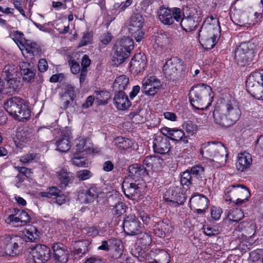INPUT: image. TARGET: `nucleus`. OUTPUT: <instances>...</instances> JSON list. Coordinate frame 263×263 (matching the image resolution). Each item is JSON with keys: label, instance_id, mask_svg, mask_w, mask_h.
Wrapping results in <instances>:
<instances>
[{"label": "nucleus", "instance_id": "nucleus-35", "mask_svg": "<svg viewBox=\"0 0 263 263\" xmlns=\"http://www.w3.org/2000/svg\"><path fill=\"white\" fill-rule=\"evenodd\" d=\"M94 96L98 105H104L107 103L110 95L107 91L97 90L94 92Z\"/></svg>", "mask_w": 263, "mask_h": 263}, {"label": "nucleus", "instance_id": "nucleus-12", "mask_svg": "<svg viewBox=\"0 0 263 263\" xmlns=\"http://www.w3.org/2000/svg\"><path fill=\"white\" fill-rule=\"evenodd\" d=\"M30 253V263H45L51 256V250L42 244L32 245L28 248Z\"/></svg>", "mask_w": 263, "mask_h": 263}, {"label": "nucleus", "instance_id": "nucleus-32", "mask_svg": "<svg viewBox=\"0 0 263 263\" xmlns=\"http://www.w3.org/2000/svg\"><path fill=\"white\" fill-rule=\"evenodd\" d=\"M116 262L128 263V257L124 253V246L121 240L116 239Z\"/></svg>", "mask_w": 263, "mask_h": 263}, {"label": "nucleus", "instance_id": "nucleus-9", "mask_svg": "<svg viewBox=\"0 0 263 263\" xmlns=\"http://www.w3.org/2000/svg\"><path fill=\"white\" fill-rule=\"evenodd\" d=\"M247 91L254 98L263 100V69L252 72L246 80Z\"/></svg>", "mask_w": 263, "mask_h": 263}, {"label": "nucleus", "instance_id": "nucleus-46", "mask_svg": "<svg viewBox=\"0 0 263 263\" xmlns=\"http://www.w3.org/2000/svg\"><path fill=\"white\" fill-rule=\"evenodd\" d=\"M92 173L87 170H81L77 173V177L80 180L88 179L92 176Z\"/></svg>", "mask_w": 263, "mask_h": 263}, {"label": "nucleus", "instance_id": "nucleus-33", "mask_svg": "<svg viewBox=\"0 0 263 263\" xmlns=\"http://www.w3.org/2000/svg\"><path fill=\"white\" fill-rule=\"evenodd\" d=\"M133 145V142L131 139L123 137H116V148L121 153L128 151Z\"/></svg>", "mask_w": 263, "mask_h": 263}, {"label": "nucleus", "instance_id": "nucleus-27", "mask_svg": "<svg viewBox=\"0 0 263 263\" xmlns=\"http://www.w3.org/2000/svg\"><path fill=\"white\" fill-rule=\"evenodd\" d=\"M141 184L138 182L136 183L132 182L128 183L125 181H123L121 188L125 195L128 198H133L135 195L139 192Z\"/></svg>", "mask_w": 263, "mask_h": 263}, {"label": "nucleus", "instance_id": "nucleus-10", "mask_svg": "<svg viewBox=\"0 0 263 263\" xmlns=\"http://www.w3.org/2000/svg\"><path fill=\"white\" fill-rule=\"evenodd\" d=\"M23 237L18 235H4L0 237V248L6 255L14 256L19 254L23 248Z\"/></svg>", "mask_w": 263, "mask_h": 263}, {"label": "nucleus", "instance_id": "nucleus-62", "mask_svg": "<svg viewBox=\"0 0 263 263\" xmlns=\"http://www.w3.org/2000/svg\"><path fill=\"white\" fill-rule=\"evenodd\" d=\"M140 87L139 85L133 86L132 90L129 93V97L130 99L133 100L135 97L139 93Z\"/></svg>", "mask_w": 263, "mask_h": 263}, {"label": "nucleus", "instance_id": "nucleus-21", "mask_svg": "<svg viewBox=\"0 0 263 263\" xmlns=\"http://www.w3.org/2000/svg\"><path fill=\"white\" fill-rule=\"evenodd\" d=\"M20 76L22 75L25 82H31L34 81L36 70L28 62H22L20 64Z\"/></svg>", "mask_w": 263, "mask_h": 263}, {"label": "nucleus", "instance_id": "nucleus-19", "mask_svg": "<svg viewBox=\"0 0 263 263\" xmlns=\"http://www.w3.org/2000/svg\"><path fill=\"white\" fill-rule=\"evenodd\" d=\"M142 91L149 96H154L158 90L160 81L152 76L145 78L142 81Z\"/></svg>", "mask_w": 263, "mask_h": 263}, {"label": "nucleus", "instance_id": "nucleus-16", "mask_svg": "<svg viewBox=\"0 0 263 263\" xmlns=\"http://www.w3.org/2000/svg\"><path fill=\"white\" fill-rule=\"evenodd\" d=\"M226 195L230 197L229 200L232 201L233 198H242L244 199H248L250 194L248 188L239 184H233L229 186L226 190Z\"/></svg>", "mask_w": 263, "mask_h": 263}, {"label": "nucleus", "instance_id": "nucleus-55", "mask_svg": "<svg viewBox=\"0 0 263 263\" xmlns=\"http://www.w3.org/2000/svg\"><path fill=\"white\" fill-rule=\"evenodd\" d=\"M69 65L70 66L71 71L72 73L77 74L81 71L79 64L74 61V60H72L71 62H69Z\"/></svg>", "mask_w": 263, "mask_h": 263}, {"label": "nucleus", "instance_id": "nucleus-51", "mask_svg": "<svg viewBox=\"0 0 263 263\" xmlns=\"http://www.w3.org/2000/svg\"><path fill=\"white\" fill-rule=\"evenodd\" d=\"M159 257L158 260L154 259L148 263H168V254L166 252H162Z\"/></svg>", "mask_w": 263, "mask_h": 263}, {"label": "nucleus", "instance_id": "nucleus-11", "mask_svg": "<svg viewBox=\"0 0 263 263\" xmlns=\"http://www.w3.org/2000/svg\"><path fill=\"white\" fill-rule=\"evenodd\" d=\"M182 61L177 57H173L167 60L163 66V72L165 77L174 80L180 77L184 67Z\"/></svg>", "mask_w": 263, "mask_h": 263}, {"label": "nucleus", "instance_id": "nucleus-59", "mask_svg": "<svg viewBox=\"0 0 263 263\" xmlns=\"http://www.w3.org/2000/svg\"><path fill=\"white\" fill-rule=\"evenodd\" d=\"M89 242L85 240H83L81 241H79L77 246L80 248L82 249L83 253H86L88 251V246Z\"/></svg>", "mask_w": 263, "mask_h": 263}, {"label": "nucleus", "instance_id": "nucleus-36", "mask_svg": "<svg viewBox=\"0 0 263 263\" xmlns=\"http://www.w3.org/2000/svg\"><path fill=\"white\" fill-rule=\"evenodd\" d=\"M117 49H122V50L127 51L131 53L134 48V41L129 37L124 36L120 41Z\"/></svg>", "mask_w": 263, "mask_h": 263}, {"label": "nucleus", "instance_id": "nucleus-47", "mask_svg": "<svg viewBox=\"0 0 263 263\" xmlns=\"http://www.w3.org/2000/svg\"><path fill=\"white\" fill-rule=\"evenodd\" d=\"M171 13L173 17V20H175L177 22L181 21L182 11L180 8L177 7H173L171 9Z\"/></svg>", "mask_w": 263, "mask_h": 263}, {"label": "nucleus", "instance_id": "nucleus-4", "mask_svg": "<svg viewBox=\"0 0 263 263\" xmlns=\"http://www.w3.org/2000/svg\"><path fill=\"white\" fill-rule=\"evenodd\" d=\"M189 96L191 104L198 109L208 108L211 105L213 98L211 87L204 84L193 86L190 90Z\"/></svg>", "mask_w": 263, "mask_h": 263}, {"label": "nucleus", "instance_id": "nucleus-39", "mask_svg": "<svg viewBox=\"0 0 263 263\" xmlns=\"http://www.w3.org/2000/svg\"><path fill=\"white\" fill-rule=\"evenodd\" d=\"M160 163V159L159 157L155 156H149L144 159L143 161V165L145 166L147 169H152L157 163Z\"/></svg>", "mask_w": 263, "mask_h": 263}, {"label": "nucleus", "instance_id": "nucleus-13", "mask_svg": "<svg viewBox=\"0 0 263 263\" xmlns=\"http://www.w3.org/2000/svg\"><path fill=\"white\" fill-rule=\"evenodd\" d=\"M254 53L253 45L250 42H243L236 49L234 58L238 65L245 66L252 61Z\"/></svg>", "mask_w": 263, "mask_h": 263}, {"label": "nucleus", "instance_id": "nucleus-1", "mask_svg": "<svg viewBox=\"0 0 263 263\" xmlns=\"http://www.w3.org/2000/svg\"><path fill=\"white\" fill-rule=\"evenodd\" d=\"M241 111L234 100H230L217 106L213 112L214 122L222 126L234 124L239 118Z\"/></svg>", "mask_w": 263, "mask_h": 263}, {"label": "nucleus", "instance_id": "nucleus-31", "mask_svg": "<svg viewBox=\"0 0 263 263\" xmlns=\"http://www.w3.org/2000/svg\"><path fill=\"white\" fill-rule=\"evenodd\" d=\"M195 19V17L191 15L183 18L180 23L182 29L186 32L193 31L198 25V21Z\"/></svg>", "mask_w": 263, "mask_h": 263}, {"label": "nucleus", "instance_id": "nucleus-49", "mask_svg": "<svg viewBox=\"0 0 263 263\" xmlns=\"http://www.w3.org/2000/svg\"><path fill=\"white\" fill-rule=\"evenodd\" d=\"M221 213L222 210L220 208L213 206L211 209V216L215 220H218L220 219Z\"/></svg>", "mask_w": 263, "mask_h": 263}, {"label": "nucleus", "instance_id": "nucleus-28", "mask_svg": "<svg viewBox=\"0 0 263 263\" xmlns=\"http://www.w3.org/2000/svg\"><path fill=\"white\" fill-rule=\"evenodd\" d=\"M158 18L160 21L165 25H171L173 22V17L171 9L161 7L158 11Z\"/></svg>", "mask_w": 263, "mask_h": 263}, {"label": "nucleus", "instance_id": "nucleus-41", "mask_svg": "<svg viewBox=\"0 0 263 263\" xmlns=\"http://www.w3.org/2000/svg\"><path fill=\"white\" fill-rule=\"evenodd\" d=\"M130 52L116 48V66L123 63L130 56Z\"/></svg>", "mask_w": 263, "mask_h": 263}, {"label": "nucleus", "instance_id": "nucleus-22", "mask_svg": "<svg viewBox=\"0 0 263 263\" xmlns=\"http://www.w3.org/2000/svg\"><path fill=\"white\" fill-rule=\"evenodd\" d=\"M252 162V157L250 154L246 152L241 153L238 156L236 163V168L240 172H244L250 167Z\"/></svg>", "mask_w": 263, "mask_h": 263}, {"label": "nucleus", "instance_id": "nucleus-24", "mask_svg": "<svg viewBox=\"0 0 263 263\" xmlns=\"http://www.w3.org/2000/svg\"><path fill=\"white\" fill-rule=\"evenodd\" d=\"M144 20L142 15L139 13L134 14L130 17L129 31L131 33H136L140 31L143 27Z\"/></svg>", "mask_w": 263, "mask_h": 263}, {"label": "nucleus", "instance_id": "nucleus-7", "mask_svg": "<svg viewBox=\"0 0 263 263\" xmlns=\"http://www.w3.org/2000/svg\"><path fill=\"white\" fill-rule=\"evenodd\" d=\"M206 179L204 168L200 165L192 166L190 170H187L181 175L180 183L183 186L189 187H202L205 186Z\"/></svg>", "mask_w": 263, "mask_h": 263}, {"label": "nucleus", "instance_id": "nucleus-60", "mask_svg": "<svg viewBox=\"0 0 263 263\" xmlns=\"http://www.w3.org/2000/svg\"><path fill=\"white\" fill-rule=\"evenodd\" d=\"M91 61L87 55H84L82 59L81 69L87 70V67L90 65Z\"/></svg>", "mask_w": 263, "mask_h": 263}, {"label": "nucleus", "instance_id": "nucleus-30", "mask_svg": "<svg viewBox=\"0 0 263 263\" xmlns=\"http://www.w3.org/2000/svg\"><path fill=\"white\" fill-rule=\"evenodd\" d=\"M102 193V189L96 185H92L85 193V200L86 203L92 202L97 199L99 195Z\"/></svg>", "mask_w": 263, "mask_h": 263}, {"label": "nucleus", "instance_id": "nucleus-25", "mask_svg": "<svg viewBox=\"0 0 263 263\" xmlns=\"http://www.w3.org/2000/svg\"><path fill=\"white\" fill-rule=\"evenodd\" d=\"M132 104L124 91H118L116 94V108L120 110H127Z\"/></svg>", "mask_w": 263, "mask_h": 263}, {"label": "nucleus", "instance_id": "nucleus-58", "mask_svg": "<svg viewBox=\"0 0 263 263\" xmlns=\"http://www.w3.org/2000/svg\"><path fill=\"white\" fill-rule=\"evenodd\" d=\"M91 37V35L89 33H84L79 46H84L90 43Z\"/></svg>", "mask_w": 263, "mask_h": 263}, {"label": "nucleus", "instance_id": "nucleus-14", "mask_svg": "<svg viewBox=\"0 0 263 263\" xmlns=\"http://www.w3.org/2000/svg\"><path fill=\"white\" fill-rule=\"evenodd\" d=\"M164 198L171 206H178L185 201V197L181 187L173 186L167 190L164 194Z\"/></svg>", "mask_w": 263, "mask_h": 263}, {"label": "nucleus", "instance_id": "nucleus-37", "mask_svg": "<svg viewBox=\"0 0 263 263\" xmlns=\"http://www.w3.org/2000/svg\"><path fill=\"white\" fill-rule=\"evenodd\" d=\"M170 140L179 141H182L184 144L188 143L187 138L184 136V133L181 129L173 128Z\"/></svg>", "mask_w": 263, "mask_h": 263}, {"label": "nucleus", "instance_id": "nucleus-26", "mask_svg": "<svg viewBox=\"0 0 263 263\" xmlns=\"http://www.w3.org/2000/svg\"><path fill=\"white\" fill-rule=\"evenodd\" d=\"M23 240L25 241L34 242L39 239L40 232L33 226H28L23 231Z\"/></svg>", "mask_w": 263, "mask_h": 263}, {"label": "nucleus", "instance_id": "nucleus-57", "mask_svg": "<svg viewBox=\"0 0 263 263\" xmlns=\"http://www.w3.org/2000/svg\"><path fill=\"white\" fill-rule=\"evenodd\" d=\"M48 67L47 61L45 59H42L38 62L39 70L42 72L46 71Z\"/></svg>", "mask_w": 263, "mask_h": 263}, {"label": "nucleus", "instance_id": "nucleus-3", "mask_svg": "<svg viewBox=\"0 0 263 263\" xmlns=\"http://www.w3.org/2000/svg\"><path fill=\"white\" fill-rule=\"evenodd\" d=\"M2 77L3 80L0 83L4 87V94L13 95L21 88V78L17 66L12 64L6 65L3 68Z\"/></svg>", "mask_w": 263, "mask_h": 263}, {"label": "nucleus", "instance_id": "nucleus-56", "mask_svg": "<svg viewBox=\"0 0 263 263\" xmlns=\"http://www.w3.org/2000/svg\"><path fill=\"white\" fill-rule=\"evenodd\" d=\"M26 50L28 53H31L33 55L37 54L39 52L37 45L34 43H31L30 45L27 44Z\"/></svg>", "mask_w": 263, "mask_h": 263}, {"label": "nucleus", "instance_id": "nucleus-6", "mask_svg": "<svg viewBox=\"0 0 263 263\" xmlns=\"http://www.w3.org/2000/svg\"><path fill=\"white\" fill-rule=\"evenodd\" d=\"M125 205L122 202L116 204V228L118 230H124L128 235L138 234L141 229V224L135 216L125 218Z\"/></svg>", "mask_w": 263, "mask_h": 263}, {"label": "nucleus", "instance_id": "nucleus-18", "mask_svg": "<svg viewBox=\"0 0 263 263\" xmlns=\"http://www.w3.org/2000/svg\"><path fill=\"white\" fill-rule=\"evenodd\" d=\"M53 252V257L55 260L61 263H66L68 260L69 251L63 243L57 242L52 246Z\"/></svg>", "mask_w": 263, "mask_h": 263}, {"label": "nucleus", "instance_id": "nucleus-8", "mask_svg": "<svg viewBox=\"0 0 263 263\" xmlns=\"http://www.w3.org/2000/svg\"><path fill=\"white\" fill-rule=\"evenodd\" d=\"M4 107L15 119L23 121L30 117V111L24 104V100L20 98L15 97L9 99L4 103Z\"/></svg>", "mask_w": 263, "mask_h": 263}, {"label": "nucleus", "instance_id": "nucleus-53", "mask_svg": "<svg viewBox=\"0 0 263 263\" xmlns=\"http://www.w3.org/2000/svg\"><path fill=\"white\" fill-rule=\"evenodd\" d=\"M158 226H159V229H161V232L163 234H165L166 233H169L171 231V225L168 221L164 222L162 221L160 222Z\"/></svg>", "mask_w": 263, "mask_h": 263}, {"label": "nucleus", "instance_id": "nucleus-29", "mask_svg": "<svg viewBox=\"0 0 263 263\" xmlns=\"http://www.w3.org/2000/svg\"><path fill=\"white\" fill-rule=\"evenodd\" d=\"M208 199L201 194H196L192 196L190 200L191 208H207Z\"/></svg>", "mask_w": 263, "mask_h": 263}, {"label": "nucleus", "instance_id": "nucleus-38", "mask_svg": "<svg viewBox=\"0 0 263 263\" xmlns=\"http://www.w3.org/2000/svg\"><path fill=\"white\" fill-rule=\"evenodd\" d=\"M73 177L72 173L68 172L64 169L61 170L59 173V179L62 187L66 186Z\"/></svg>", "mask_w": 263, "mask_h": 263}, {"label": "nucleus", "instance_id": "nucleus-34", "mask_svg": "<svg viewBox=\"0 0 263 263\" xmlns=\"http://www.w3.org/2000/svg\"><path fill=\"white\" fill-rule=\"evenodd\" d=\"M56 149L62 153H66L70 148V144L69 138L64 135L55 143Z\"/></svg>", "mask_w": 263, "mask_h": 263}, {"label": "nucleus", "instance_id": "nucleus-5", "mask_svg": "<svg viewBox=\"0 0 263 263\" xmlns=\"http://www.w3.org/2000/svg\"><path fill=\"white\" fill-rule=\"evenodd\" d=\"M200 154L205 159L213 162V166L217 168L225 165L227 162L226 148L221 143L208 142L202 144Z\"/></svg>", "mask_w": 263, "mask_h": 263}, {"label": "nucleus", "instance_id": "nucleus-2", "mask_svg": "<svg viewBox=\"0 0 263 263\" xmlns=\"http://www.w3.org/2000/svg\"><path fill=\"white\" fill-rule=\"evenodd\" d=\"M220 35L218 19L211 16L208 17L199 31V42L202 47L209 50L213 48Z\"/></svg>", "mask_w": 263, "mask_h": 263}, {"label": "nucleus", "instance_id": "nucleus-42", "mask_svg": "<svg viewBox=\"0 0 263 263\" xmlns=\"http://www.w3.org/2000/svg\"><path fill=\"white\" fill-rule=\"evenodd\" d=\"M182 126L189 136H193L197 131V125L191 121L185 122Z\"/></svg>", "mask_w": 263, "mask_h": 263}, {"label": "nucleus", "instance_id": "nucleus-45", "mask_svg": "<svg viewBox=\"0 0 263 263\" xmlns=\"http://www.w3.org/2000/svg\"><path fill=\"white\" fill-rule=\"evenodd\" d=\"M247 227H248V229H250L251 230V231L250 232V234H254V230H255V225L252 223H247V222H241L237 227L238 230L239 231H247V230L246 229Z\"/></svg>", "mask_w": 263, "mask_h": 263}, {"label": "nucleus", "instance_id": "nucleus-64", "mask_svg": "<svg viewBox=\"0 0 263 263\" xmlns=\"http://www.w3.org/2000/svg\"><path fill=\"white\" fill-rule=\"evenodd\" d=\"M95 96H90L87 97L86 102L82 105L83 108H87L92 105L93 101H95Z\"/></svg>", "mask_w": 263, "mask_h": 263}, {"label": "nucleus", "instance_id": "nucleus-15", "mask_svg": "<svg viewBox=\"0 0 263 263\" xmlns=\"http://www.w3.org/2000/svg\"><path fill=\"white\" fill-rule=\"evenodd\" d=\"M30 219L29 215L26 211L14 209V213L7 218L6 222L14 227H21L27 224Z\"/></svg>", "mask_w": 263, "mask_h": 263}, {"label": "nucleus", "instance_id": "nucleus-61", "mask_svg": "<svg viewBox=\"0 0 263 263\" xmlns=\"http://www.w3.org/2000/svg\"><path fill=\"white\" fill-rule=\"evenodd\" d=\"M55 202L61 205L64 203L66 201V197L61 192V194L56 196L54 198Z\"/></svg>", "mask_w": 263, "mask_h": 263}, {"label": "nucleus", "instance_id": "nucleus-17", "mask_svg": "<svg viewBox=\"0 0 263 263\" xmlns=\"http://www.w3.org/2000/svg\"><path fill=\"white\" fill-rule=\"evenodd\" d=\"M171 147L170 140L167 138L157 136L153 140V149L155 153L165 154L170 152Z\"/></svg>", "mask_w": 263, "mask_h": 263}, {"label": "nucleus", "instance_id": "nucleus-54", "mask_svg": "<svg viewBox=\"0 0 263 263\" xmlns=\"http://www.w3.org/2000/svg\"><path fill=\"white\" fill-rule=\"evenodd\" d=\"M71 162L74 165L78 166H85V159L83 157H74L72 158Z\"/></svg>", "mask_w": 263, "mask_h": 263}, {"label": "nucleus", "instance_id": "nucleus-50", "mask_svg": "<svg viewBox=\"0 0 263 263\" xmlns=\"http://www.w3.org/2000/svg\"><path fill=\"white\" fill-rule=\"evenodd\" d=\"M76 152L80 153L84 151L85 145V140L83 138H79L75 140Z\"/></svg>", "mask_w": 263, "mask_h": 263}, {"label": "nucleus", "instance_id": "nucleus-52", "mask_svg": "<svg viewBox=\"0 0 263 263\" xmlns=\"http://www.w3.org/2000/svg\"><path fill=\"white\" fill-rule=\"evenodd\" d=\"M139 217L143 222L144 223L148 224L150 221L151 218L148 214L142 210H139L138 212Z\"/></svg>", "mask_w": 263, "mask_h": 263}, {"label": "nucleus", "instance_id": "nucleus-48", "mask_svg": "<svg viewBox=\"0 0 263 263\" xmlns=\"http://www.w3.org/2000/svg\"><path fill=\"white\" fill-rule=\"evenodd\" d=\"M62 100L63 101V107L66 109L69 106L70 102H72V97L70 95L69 92H65L62 96Z\"/></svg>", "mask_w": 263, "mask_h": 263}, {"label": "nucleus", "instance_id": "nucleus-44", "mask_svg": "<svg viewBox=\"0 0 263 263\" xmlns=\"http://www.w3.org/2000/svg\"><path fill=\"white\" fill-rule=\"evenodd\" d=\"M38 155L36 154H28L22 156L20 159L21 161L24 163H30L36 161L38 160Z\"/></svg>", "mask_w": 263, "mask_h": 263}, {"label": "nucleus", "instance_id": "nucleus-63", "mask_svg": "<svg viewBox=\"0 0 263 263\" xmlns=\"http://www.w3.org/2000/svg\"><path fill=\"white\" fill-rule=\"evenodd\" d=\"M164 118L171 121H175L176 120L177 116L176 114L172 112L166 111L163 113Z\"/></svg>", "mask_w": 263, "mask_h": 263}, {"label": "nucleus", "instance_id": "nucleus-40", "mask_svg": "<svg viewBox=\"0 0 263 263\" xmlns=\"http://www.w3.org/2000/svg\"><path fill=\"white\" fill-rule=\"evenodd\" d=\"M243 217L242 211L238 208L231 210L228 215V218L233 222H238Z\"/></svg>", "mask_w": 263, "mask_h": 263}, {"label": "nucleus", "instance_id": "nucleus-20", "mask_svg": "<svg viewBox=\"0 0 263 263\" xmlns=\"http://www.w3.org/2000/svg\"><path fill=\"white\" fill-rule=\"evenodd\" d=\"M129 177L136 182L140 181L148 174L147 170L140 164H134L128 167Z\"/></svg>", "mask_w": 263, "mask_h": 263}, {"label": "nucleus", "instance_id": "nucleus-43", "mask_svg": "<svg viewBox=\"0 0 263 263\" xmlns=\"http://www.w3.org/2000/svg\"><path fill=\"white\" fill-rule=\"evenodd\" d=\"M129 83V79L125 75H121L116 78V84H118V91H123Z\"/></svg>", "mask_w": 263, "mask_h": 263}, {"label": "nucleus", "instance_id": "nucleus-23", "mask_svg": "<svg viewBox=\"0 0 263 263\" xmlns=\"http://www.w3.org/2000/svg\"><path fill=\"white\" fill-rule=\"evenodd\" d=\"M146 64V57L141 54H136L132 59L130 63L131 70L138 73L144 69Z\"/></svg>", "mask_w": 263, "mask_h": 263}]
</instances>
